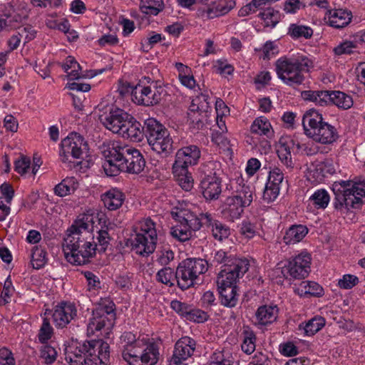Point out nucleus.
<instances>
[{
  "label": "nucleus",
  "instance_id": "nucleus-32",
  "mask_svg": "<svg viewBox=\"0 0 365 365\" xmlns=\"http://www.w3.org/2000/svg\"><path fill=\"white\" fill-rule=\"evenodd\" d=\"M78 187V182L74 177H66L63 179L54 188L53 192L58 197H66L72 195Z\"/></svg>",
  "mask_w": 365,
  "mask_h": 365
},
{
  "label": "nucleus",
  "instance_id": "nucleus-25",
  "mask_svg": "<svg viewBox=\"0 0 365 365\" xmlns=\"http://www.w3.org/2000/svg\"><path fill=\"white\" fill-rule=\"evenodd\" d=\"M101 200L108 210H116L122 206L125 195L120 190L111 188L101 195Z\"/></svg>",
  "mask_w": 365,
  "mask_h": 365
},
{
  "label": "nucleus",
  "instance_id": "nucleus-54",
  "mask_svg": "<svg viewBox=\"0 0 365 365\" xmlns=\"http://www.w3.org/2000/svg\"><path fill=\"white\" fill-rule=\"evenodd\" d=\"M175 279V273L170 267H164L159 270L156 274V279L167 286L173 285V281Z\"/></svg>",
  "mask_w": 365,
  "mask_h": 365
},
{
  "label": "nucleus",
  "instance_id": "nucleus-4",
  "mask_svg": "<svg viewBox=\"0 0 365 365\" xmlns=\"http://www.w3.org/2000/svg\"><path fill=\"white\" fill-rule=\"evenodd\" d=\"M65 360L69 365H106L110 361V346L102 340L72 341L65 348Z\"/></svg>",
  "mask_w": 365,
  "mask_h": 365
},
{
  "label": "nucleus",
  "instance_id": "nucleus-39",
  "mask_svg": "<svg viewBox=\"0 0 365 365\" xmlns=\"http://www.w3.org/2000/svg\"><path fill=\"white\" fill-rule=\"evenodd\" d=\"M329 91H304L302 97L305 101L314 103L317 106H324L329 104Z\"/></svg>",
  "mask_w": 365,
  "mask_h": 365
},
{
  "label": "nucleus",
  "instance_id": "nucleus-10",
  "mask_svg": "<svg viewBox=\"0 0 365 365\" xmlns=\"http://www.w3.org/2000/svg\"><path fill=\"white\" fill-rule=\"evenodd\" d=\"M146 137L152 150L167 157L173 150V140L170 132L161 123L150 119L146 123Z\"/></svg>",
  "mask_w": 365,
  "mask_h": 365
},
{
  "label": "nucleus",
  "instance_id": "nucleus-21",
  "mask_svg": "<svg viewBox=\"0 0 365 365\" xmlns=\"http://www.w3.org/2000/svg\"><path fill=\"white\" fill-rule=\"evenodd\" d=\"M352 14L346 9H331L326 12L324 19L328 25L336 29H341L349 24Z\"/></svg>",
  "mask_w": 365,
  "mask_h": 365
},
{
  "label": "nucleus",
  "instance_id": "nucleus-40",
  "mask_svg": "<svg viewBox=\"0 0 365 365\" xmlns=\"http://www.w3.org/2000/svg\"><path fill=\"white\" fill-rule=\"evenodd\" d=\"M233 196L238 200L244 207L250 205L255 196V187L252 185H242L237 189Z\"/></svg>",
  "mask_w": 365,
  "mask_h": 365
},
{
  "label": "nucleus",
  "instance_id": "nucleus-50",
  "mask_svg": "<svg viewBox=\"0 0 365 365\" xmlns=\"http://www.w3.org/2000/svg\"><path fill=\"white\" fill-rule=\"evenodd\" d=\"M210 108L208 96L201 93L192 99L190 110L192 112H207Z\"/></svg>",
  "mask_w": 365,
  "mask_h": 365
},
{
  "label": "nucleus",
  "instance_id": "nucleus-12",
  "mask_svg": "<svg viewBox=\"0 0 365 365\" xmlns=\"http://www.w3.org/2000/svg\"><path fill=\"white\" fill-rule=\"evenodd\" d=\"M88 150V144L78 133H72L61 143L60 159L62 163L71 167L73 160L81 159Z\"/></svg>",
  "mask_w": 365,
  "mask_h": 365
},
{
  "label": "nucleus",
  "instance_id": "nucleus-49",
  "mask_svg": "<svg viewBox=\"0 0 365 365\" xmlns=\"http://www.w3.org/2000/svg\"><path fill=\"white\" fill-rule=\"evenodd\" d=\"M114 307L115 304L112 301L104 299L101 300V302L93 311H98L100 315H103L108 319H112V322H113L115 319Z\"/></svg>",
  "mask_w": 365,
  "mask_h": 365
},
{
  "label": "nucleus",
  "instance_id": "nucleus-27",
  "mask_svg": "<svg viewBox=\"0 0 365 365\" xmlns=\"http://www.w3.org/2000/svg\"><path fill=\"white\" fill-rule=\"evenodd\" d=\"M119 135L131 141L140 142L143 136V128L140 123L130 115V119L125 123Z\"/></svg>",
  "mask_w": 365,
  "mask_h": 365
},
{
  "label": "nucleus",
  "instance_id": "nucleus-57",
  "mask_svg": "<svg viewBox=\"0 0 365 365\" xmlns=\"http://www.w3.org/2000/svg\"><path fill=\"white\" fill-rule=\"evenodd\" d=\"M208 317L209 316L205 312L190 307L185 319L196 323H203L207 320Z\"/></svg>",
  "mask_w": 365,
  "mask_h": 365
},
{
  "label": "nucleus",
  "instance_id": "nucleus-29",
  "mask_svg": "<svg viewBox=\"0 0 365 365\" xmlns=\"http://www.w3.org/2000/svg\"><path fill=\"white\" fill-rule=\"evenodd\" d=\"M244 209L245 207L238 200L232 195L226 199L222 213L225 218L233 222L241 217Z\"/></svg>",
  "mask_w": 365,
  "mask_h": 365
},
{
  "label": "nucleus",
  "instance_id": "nucleus-23",
  "mask_svg": "<svg viewBox=\"0 0 365 365\" xmlns=\"http://www.w3.org/2000/svg\"><path fill=\"white\" fill-rule=\"evenodd\" d=\"M201 188L206 199H216L221 192V182L215 175H207L201 181Z\"/></svg>",
  "mask_w": 365,
  "mask_h": 365
},
{
  "label": "nucleus",
  "instance_id": "nucleus-1",
  "mask_svg": "<svg viewBox=\"0 0 365 365\" xmlns=\"http://www.w3.org/2000/svg\"><path fill=\"white\" fill-rule=\"evenodd\" d=\"M93 216L83 214L67 230L62 247L64 257L70 264L83 265L95 256L97 245L93 242Z\"/></svg>",
  "mask_w": 365,
  "mask_h": 365
},
{
  "label": "nucleus",
  "instance_id": "nucleus-43",
  "mask_svg": "<svg viewBox=\"0 0 365 365\" xmlns=\"http://www.w3.org/2000/svg\"><path fill=\"white\" fill-rule=\"evenodd\" d=\"M140 8L145 14L156 16L163 11L164 4L163 0H141Z\"/></svg>",
  "mask_w": 365,
  "mask_h": 365
},
{
  "label": "nucleus",
  "instance_id": "nucleus-20",
  "mask_svg": "<svg viewBox=\"0 0 365 365\" xmlns=\"http://www.w3.org/2000/svg\"><path fill=\"white\" fill-rule=\"evenodd\" d=\"M196 346L195 341L189 337L183 336L175 344L173 356V361L175 364H182V361L190 357Z\"/></svg>",
  "mask_w": 365,
  "mask_h": 365
},
{
  "label": "nucleus",
  "instance_id": "nucleus-55",
  "mask_svg": "<svg viewBox=\"0 0 365 365\" xmlns=\"http://www.w3.org/2000/svg\"><path fill=\"white\" fill-rule=\"evenodd\" d=\"M272 277L276 279L277 283H282L285 279H292L287 262L277 264L272 271Z\"/></svg>",
  "mask_w": 365,
  "mask_h": 365
},
{
  "label": "nucleus",
  "instance_id": "nucleus-15",
  "mask_svg": "<svg viewBox=\"0 0 365 365\" xmlns=\"http://www.w3.org/2000/svg\"><path fill=\"white\" fill-rule=\"evenodd\" d=\"M291 273V279H302L308 277L311 271L312 256L307 250H302L286 262Z\"/></svg>",
  "mask_w": 365,
  "mask_h": 365
},
{
  "label": "nucleus",
  "instance_id": "nucleus-6",
  "mask_svg": "<svg viewBox=\"0 0 365 365\" xmlns=\"http://www.w3.org/2000/svg\"><path fill=\"white\" fill-rule=\"evenodd\" d=\"M304 133L314 142L331 145L339 138L336 128L324 121L322 115L314 110L307 111L302 118Z\"/></svg>",
  "mask_w": 365,
  "mask_h": 365
},
{
  "label": "nucleus",
  "instance_id": "nucleus-3",
  "mask_svg": "<svg viewBox=\"0 0 365 365\" xmlns=\"http://www.w3.org/2000/svg\"><path fill=\"white\" fill-rule=\"evenodd\" d=\"M121 356L128 365H155L160 358L157 343L137 337L132 332L120 336Z\"/></svg>",
  "mask_w": 365,
  "mask_h": 365
},
{
  "label": "nucleus",
  "instance_id": "nucleus-63",
  "mask_svg": "<svg viewBox=\"0 0 365 365\" xmlns=\"http://www.w3.org/2000/svg\"><path fill=\"white\" fill-rule=\"evenodd\" d=\"M284 180V173L279 168H272L269 173L267 183L280 187V185Z\"/></svg>",
  "mask_w": 365,
  "mask_h": 365
},
{
  "label": "nucleus",
  "instance_id": "nucleus-19",
  "mask_svg": "<svg viewBox=\"0 0 365 365\" xmlns=\"http://www.w3.org/2000/svg\"><path fill=\"white\" fill-rule=\"evenodd\" d=\"M200 148L195 145H190L179 149L175 154L173 167L187 168L196 165L200 158Z\"/></svg>",
  "mask_w": 365,
  "mask_h": 365
},
{
  "label": "nucleus",
  "instance_id": "nucleus-51",
  "mask_svg": "<svg viewBox=\"0 0 365 365\" xmlns=\"http://www.w3.org/2000/svg\"><path fill=\"white\" fill-rule=\"evenodd\" d=\"M152 83L148 86H137L133 91V96L138 103L147 106L146 101L152 97Z\"/></svg>",
  "mask_w": 365,
  "mask_h": 365
},
{
  "label": "nucleus",
  "instance_id": "nucleus-34",
  "mask_svg": "<svg viewBox=\"0 0 365 365\" xmlns=\"http://www.w3.org/2000/svg\"><path fill=\"white\" fill-rule=\"evenodd\" d=\"M358 41L365 43V31H359L354 36L353 41L346 40L334 48L336 55L351 54L357 48Z\"/></svg>",
  "mask_w": 365,
  "mask_h": 365
},
{
  "label": "nucleus",
  "instance_id": "nucleus-38",
  "mask_svg": "<svg viewBox=\"0 0 365 365\" xmlns=\"http://www.w3.org/2000/svg\"><path fill=\"white\" fill-rule=\"evenodd\" d=\"M173 173L179 185L185 191H190L193 187L194 180L191 173L187 168L173 167Z\"/></svg>",
  "mask_w": 365,
  "mask_h": 365
},
{
  "label": "nucleus",
  "instance_id": "nucleus-11",
  "mask_svg": "<svg viewBox=\"0 0 365 365\" xmlns=\"http://www.w3.org/2000/svg\"><path fill=\"white\" fill-rule=\"evenodd\" d=\"M172 215L176 218L178 223L171 228L170 234L176 240L185 242L190 239L192 232L202 226V214L198 217L192 212L180 210Z\"/></svg>",
  "mask_w": 365,
  "mask_h": 365
},
{
  "label": "nucleus",
  "instance_id": "nucleus-28",
  "mask_svg": "<svg viewBox=\"0 0 365 365\" xmlns=\"http://www.w3.org/2000/svg\"><path fill=\"white\" fill-rule=\"evenodd\" d=\"M330 202V196L325 189H318L309 197L307 209L310 211L314 210H324Z\"/></svg>",
  "mask_w": 365,
  "mask_h": 365
},
{
  "label": "nucleus",
  "instance_id": "nucleus-13",
  "mask_svg": "<svg viewBox=\"0 0 365 365\" xmlns=\"http://www.w3.org/2000/svg\"><path fill=\"white\" fill-rule=\"evenodd\" d=\"M249 269L247 260H237L232 267H224L217 277V287H237V280L241 278Z\"/></svg>",
  "mask_w": 365,
  "mask_h": 365
},
{
  "label": "nucleus",
  "instance_id": "nucleus-26",
  "mask_svg": "<svg viewBox=\"0 0 365 365\" xmlns=\"http://www.w3.org/2000/svg\"><path fill=\"white\" fill-rule=\"evenodd\" d=\"M113 324L112 319L100 315L98 311H93L92 317L89 319L87 326V334L88 335H94L97 331H100L103 329L109 330L113 327Z\"/></svg>",
  "mask_w": 365,
  "mask_h": 365
},
{
  "label": "nucleus",
  "instance_id": "nucleus-62",
  "mask_svg": "<svg viewBox=\"0 0 365 365\" xmlns=\"http://www.w3.org/2000/svg\"><path fill=\"white\" fill-rule=\"evenodd\" d=\"M240 232L243 237L250 240L255 236L257 228L255 224L245 220L241 223Z\"/></svg>",
  "mask_w": 365,
  "mask_h": 365
},
{
  "label": "nucleus",
  "instance_id": "nucleus-18",
  "mask_svg": "<svg viewBox=\"0 0 365 365\" xmlns=\"http://www.w3.org/2000/svg\"><path fill=\"white\" fill-rule=\"evenodd\" d=\"M335 168L330 161H316L307 169V178L314 184L322 182L324 179L335 173Z\"/></svg>",
  "mask_w": 365,
  "mask_h": 365
},
{
  "label": "nucleus",
  "instance_id": "nucleus-52",
  "mask_svg": "<svg viewBox=\"0 0 365 365\" xmlns=\"http://www.w3.org/2000/svg\"><path fill=\"white\" fill-rule=\"evenodd\" d=\"M57 357L56 350L51 346L43 344L40 349V360L46 364L54 362Z\"/></svg>",
  "mask_w": 365,
  "mask_h": 365
},
{
  "label": "nucleus",
  "instance_id": "nucleus-22",
  "mask_svg": "<svg viewBox=\"0 0 365 365\" xmlns=\"http://www.w3.org/2000/svg\"><path fill=\"white\" fill-rule=\"evenodd\" d=\"M61 67L64 72L67 73V77L70 80H76L81 77L88 76L93 78L97 75L103 73L105 69H97L91 71L89 75H81L80 71L81 69L79 63L72 56H68L65 61L61 64Z\"/></svg>",
  "mask_w": 365,
  "mask_h": 365
},
{
  "label": "nucleus",
  "instance_id": "nucleus-30",
  "mask_svg": "<svg viewBox=\"0 0 365 365\" xmlns=\"http://www.w3.org/2000/svg\"><path fill=\"white\" fill-rule=\"evenodd\" d=\"M278 315L277 306L263 305L259 307L256 313L255 318L259 324L267 325L274 322Z\"/></svg>",
  "mask_w": 365,
  "mask_h": 365
},
{
  "label": "nucleus",
  "instance_id": "nucleus-60",
  "mask_svg": "<svg viewBox=\"0 0 365 365\" xmlns=\"http://www.w3.org/2000/svg\"><path fill=\"white\" fill-rule=\"evenodd\" d=\"M174 252L170 248H163L157 252V262L162 266L168 265L174 259Z\"/></svg>",
  "mask_w": 365,
  "mask_h": 365
},
{
  "label": "nucleus",
  "instance_id": "nucleus-59",
  "mask_svg": "<svg viewBox=\"0 0 365 365\" xmlns=\"http://www.w3.org/2000/svg\"><path fill=\"white\" fill-rule=\"evenodd\" d=\"M213 68L217 73L223 76L232 75L234 72V67L223 59L216 61Z\"/></svg>",
  "mask_w": 365,
  "mask_h": 365
},
{
  "label": "nucleus",
  "instance_id": "nucleus-33",
  "mask_svg": "<svg viewBox=\"0 0 365 365\" xmlns=\"http://www.w3.org/2000/svg\"><path fill=\"white\" fill-rule=\"evenodd\" d=\"M308 231V228L304 225H294L287 230L283 240L287 245L296 244L303 240Z\"/></svg>",
  "mask_w": 365,
  "mask_h": 365
},
{
  "label": "nucleus",
  "instance_id": "nucleus-31",
  "mask_svg": "<svg viewBox=\"0 0 365 365\" xmlns=\"http://www.w3.org/2000/svg\"><path fill=\"white\" fill-rule=\"evenodd\" d=\"M294 292L303 297H320L323 294L324 289L321 285L315 282L304 281L294 288Z\"/></svg>",
  "mask_w": 365,
  "mask_h": 365
},
{
  "label": "nucleus",
  "instance_id": "nucleus-42",
  "mask_svg": "<svg viewBox=\"0 0 365 365\" xmlns=\"http://www.w3.org/2000/svg\"><path fill=\"white\" fill-rule=\"evenodd\" d=\"M288 34L294 39L304 38H310L313 35V30L308 26L292 24L288 29Z\"/></svg>",
  "mask_w": 365,
  "mask_h": 365
},
{
  "label": "nucleus",
  "instance_id": "nucleus-37",
  "mask_svg": "<svg viewBox=\"0 0 365 365\" xmlns=\"http://www.w3.org/2000/svg\"><path fill=\"white\" fill-rule=\"evenodd\" d=\"M252 133L269 137L273 133L272 126L269 120L264 116H259L255 119L250 126Z\"/></svg>",
  "mask_w": 365,
  "mask_h": 365
},
{
  "label": "nucleus",
  "instance_id": "nucleus-61",
  "mask_svg": "<svg viewBox=\"0 0 365 365\" xmlns=\"http://www.w3.org/2000/svg\"><path fill=\"white\" fill-rule=\"evenodd\" d=\"M52 334L53 328L51 327L49 322L46 319H44L38 335V340L42 344H46V342L51 338Z\"/></svg>",
  "mask_w": 365,
  "mask_h": 365
},
{
  "label": "nucleus",
  "instance_id": "nucleus-17",
  "mask_svg": "<svg viewBox=\"0 0 365 365\" xmlns=\"http://www.w3.org/2000/svg\"><path fill=\"white\" fill-rule=\"evenodd\" d=\"M128 119H130V115L120 108L112 109L109 113L101 117L103 125L108 130L118 135Z\"/></svg>",
  "mask_w": 365,
  "mask_h": 365
},
{
  "label": "nucleus",
  "instance_id": "nucleus-9",
  "mask_svg": "<svg viewBox=\"0 0 365 365\" xmlns=\"http://www.w3.org/2000/svg\"><path fill=\"white\" fill-rule=\"evenodd\" d=\"M135 236L133 249L137 254L148 255L153 253L157 243V232L154 222L150 218L139 220L135 225Z\"/></svg>",
  "mask_w": 365,
  "mask_h": 365
},
{
  "label": "nucleus",
  "instance_id": "nucleus-53",
  "mask_svg": "<svg viewBox=\"0 0 365 365\" xmlns=\"http://www.w3.org/2000/svg\"><path fill=\"white\" fill-rule=\"evenodd\" d=\"M14 170L21 175L31 174L30 158L21 155L14 162Z\"/></svg>",
  "mask_w": 365,
  "mask_h": 365
},
{
  "label": "nucleus",
  "instance_id": "nucleus-8",
  "mask_svg": "<svg viewBox=\"0 0 365 365\" xmlns=\"http://www.w3.org/2000/svg\"><path fill=\"white\" fill-rule=\"evenodd\" d=\"M208 269V263L201 258H187L182 261L175 272V279L182 290L193 287L200 275Z\"/></svg>",
  "mask_w": 365,
  "mask_h": 365
},
{
  "label": "nucleus",
  "instance_id": "nucleus-56",
  "mask_svg": "<svg viewBox=\"0 0 365 365\" xmlns=\"http://www.w3.org/2000/svg\"><path fill=\"white\" fill-rule=\"evenodd\" d=\"M104 225H101V227L96 230L98 234L96 238L98 240V245L101 247L102 251H105L109 244L110 237L108 234V228L106 225V221L104 220Z\"/></svg>",
  "mask_w": 365,
  "mask_h": 365
},
{
  "label": "nucleus",
  "instance_id": "nucleus-41",
  "mask_svg": "<svg viewBox=\"0 0 365 365\" xmlns=\"http://www.w3.org/2000/svg\"><path fill=\"white\" fill-rule=\"evenodd\" d=\"M256 335L250 328L246 327L242 331V342L241 348L243 352L247 354L253 353L256 348Z\"/></svg>",
  "mask_w": 365,
  "mask_h": 365
},
{
  "label": "nucleus",
  "instance_id": "nucleus-46",
  "mask_svg": "<svg viewBox=\"0 0 365 365\" xmlns=\"http://www.w3.org/2000/svg\"><path fill=\"white\" fill-rule=\"evenodd\" d=\"M324 318L316 316L308 320L304 327V333L307 336H313L325 326Z\"/></svg>",
  "mask_w": 365,
  "mask_h": 365
},
{
  "label": "nucleus",
  "instance_id": "nucleus-14",
  "mask_svg": "<svg viewBox=\"0 0 365 365\" xmlns=\"http://www.w3.org/2000/svg\"><path fill=\"white\" fill-rule=\"evenodd\" d=\"M203 6L197 9V15L204 21L218 18L229 13L235 6L233 0H217L208 4V0H201Z\"/></svg>",
  "mask_w": 365,
  "mask_h": 365
},
{
  "label": "nucleus",
  "instance_id": "nucleus-2",
  "mask_svg": "<svg viewBox=\"0 0 365 365\" xmlns=\"http://www.w3.org/2000/svg\"><path fill=\"white\" fill-rule=\"evenodd\" d=\"M102 153L105 158L102 168L108 176H116L120 172L139 174L145 167L140 152L120 141L113 140L103 145Z\"/></svg>",
  "mask_w": 365,
  "mask_h": 365
},
{
  "label": "nucleus",
  "instance_id": "nucleus-35",
  "mask_svg": "<svg viewBox=\"0 0 365 365\" xmlns=\"http://www.w3.org/2000/svg\"><path fill=\"white\" fill-rule=\"evenodd\" d=\"M220 299L222 305L227 307H234L238 302L237 287H217Z\"/></svg>",
  "mask_w": 365,
  "mask_h": 365
},
{
  "label": "nucleus",
  "instance_id": "nucleus-58",
  "mask_svg": "<svg viewBox=\"0 0 365 365\" xmlns=\"http://www.w3.org/2000/svg\"><path fill=\"white\" fill-rule=\"evenodd\" d=\"M30 4L34 7L59 9L63 6V0H30Z\"/></svg>",
  "mask_w": 365,
  "mask_h": 365
},
{
  "label": "nucleus",
  "instance_id": "nucleus-64",
  "mask_svg": "<svg viewBox=\"0 0 365 365\" xmlns=\"http://www.w3.org/2000/svg\"><path fill=\"white\" fill-rule=\"evenodd\" d=\"M0 365H16L14 354L6 347L0 349Z\"/></svg>",
  "mask_w": 365,
  "mask_h": 365
},
{
  "label": "nucleus",
  "instance_id": "nucleus-44",
  "mask_svg": "<svg viewBox=\"0 0 365 365\" xmlns=\"http://www.w3.org/2000/svg\"><path fill=\"white\" fill-rule=\"evenodd\" d=\"M289 144H293V140H289L284 143H280L277 149V154L282 163L287 168H292L294 165L292 159V155Z\"/></svg>",
  "mask_w": 365,
  "mask_h": 365
},
{
  "label": "nucleus",
  "instance_id": "nucleus-48",
  "mask_svg": "<svg viewBox=\"0 0 365 365\" xmlns=\"http://www.w3.org/2000/svg\"><path fill=\"white\" fill-rule=\"evenodd\" d=\"M47 262L46 252L41 247H34L31 252V264L34 269L43 267Z\"/></svg>",
  "mask_w": 365,
  "mask_h": 365
},
{
  "label": "nucleus",
  "instance_id": "nucleus-7",
  "mask_svg": "<svg viewBox=\"0 0 365 365\" xmlns=\"http://www.w3.org/2000/svg\"><path fill=\"white\" fill-rule=\"evenodd\" d=\"M336 210L348 211L356 208L365 197V181L340 180L332 184Z\"/></svg>",
  "mask_w": 365,
  "mask_h": 365
},
{
  "label": "nucleus",
  "instance_id": "nucleus-47",
  "mask_svg": "<svg viewBox=\"0 0 365 365\" xmlns=\"http://www.w3.org/2000/svg\"><path fill=\"white\" fill-rule=\"evenodd\" d=\"M237 260H247L246 259H240L235 257L232 255L220 250L215 252L212 262L223 264L225 267H232Z\"/></svg>",
  "mask_w": 365,
  "mask_h": 365
},
{
  "label": "nucleus",
  "instance_id": "nucleus-5",
  "mask_svg": "<svg viewBox=\"0 0 365 365\" xmlns=\"http://www.w3.org/2000/svg\"><path fill=\"white\" fill-rule=\"evenodd\" d=\"M314 68V61L301 53L282 56L274 63V71L278 78L286 86L295 88L303 84L305 76Z\"/></svg>",
  "mask_w": 365,
  "mask_h": 365
},
{
  "label": "nucleus",
  "instance_id": "nucleus-45",
  "mask_svg": "<svg viewBox=\"0 0 365 365\" xmlns=\"http://www.w3.org/2000/svg\"><path fill=\"white\" fill-rule=\"evenodd\" d=\"M265 26L274 27L280 19V14L272 7L266 8L259 14Z\"/></svg>",
  "mask_w": 365,
  "mask_h": 365
},
{
  "label": "nucleus",
  "instance_id": "nucleus-16",
  "mask_svg": "<svg viewBox=\"0 0 365 365\" xmlns=\"http://www.w3.org/2000/svg\"><path fill=\"white\" fill-rule=\"evenodd\" d=\"M78 309L74 302L62 301L53 310L52 319L58 328H63L77 317Z\"/></svg>",
  "mask_w": 365,
  "mask_h": 365
},
{
  "label": "nucleus",
  "instance_id": "nucleus-24",
  "mask_svg": "<svg viewBox=\"0 0 365 365\" xmlns=\"http://www.w3.org/2000/svg\"><path fill=\"white\" fill-rule=\"evenodd\" d=\"M202 224L211 226L212 235L217 240L222 241L230 235V230L227 226L217 220L212 221L211 215L208 213L202 214Z\"/></svg>",
  "mask_w": 365,
  "mask_h": 365
},
{
  "label": "nucleus",
  "instance_id": "nucleus-36",
  "mask_svg": "<svg viewBox=\"0 0 365 365\" xmlns=\"http://www.w3.org/2000/svg\"><path fill=\"white\" fill-rule=\"evenodd\" d=\"M329 103H332L339 108L347 110L354 104L352 97L342 91H331L329 94Z\"/></svg>",
  "mask_w": 365,
  "mask_h": 365
}]
</instances>
